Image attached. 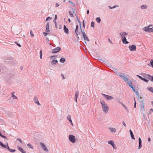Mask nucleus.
Listing matches in <instances>:
<instances>
[{"instance_id":"obj_45","label":"nucleus","mask_w":153,"mask_h":153,"mask_svg":"<svg viewBox=\"0 0 153 153\" xmlns=\"http://www.w3.org/2000/svg\"><path fill=\"white\" fill-rule=\"evenodd\" d=\"M1 137L2 138H4V139H6V140H8V138L7 137H6L5 136H4L3 135H2L1 136Z\"/></svg>"},{"instance_id":"obj_38","label":"nucleus","mask_w":153,"mask_h":153,"mask_svg":"<svg viewBox=\"0 0 153 153\" xmlns=\"http://www.w3.org/2000/svg\"><path fill=\"white\" fill-rule=\"evenodd\" d=\"M7 145H4V144L3 145V146H2V147H4L5 149H7L8 148V147H9V146H8V144L7 143Z\"/></svg>"},{"instance_id":"obj_19","label":"nucleus","mask_w":153,"mask_h":153,"mask_svg":"<svg viewBox=\"0 0 153 153\" xmlns=\"http://www.w3.org/2000/svg\"><path fill=\"white\" fill-rule=\"evenodd\" d=\"M141 75L143 76L144 78H146L147 79H149L150 75L146 74H141Z\"/></svg>"},{"instance_id":"obj_53","label":"nucleus","mask_w":153,"mask_h":153,"mask_svg":"<svg viewBox=\"0 0 153 153\" xmlns=\"http://www.w3.org/2000/svg\"><path fill=\"white\" fill-rule=\"evenodd\" d=\"M61 76L62 77L63 79H65V77L64 76V75L63 74H61Z\"/></svg>"},{"instance_id":"obj_4","label":"nucleus","mask_w":153,"mask_h":153,"mask_svg":"<svg viewBox=\"0 0 153 153\" xmlns=\"http://www.w3.org/2000/svg\"><path fill=\"white\" fill-rule=\"evenodd\" d=\"M128 34V33L125 32H121L120 33V35L121 39H124V38H126V37L125 36Z\"/></svg>"},{"instance_id":"obj_21","label":"nucleus","mask_w":153,"mask_h":153,"mask_svg":"<svg viewBox=\"0 0 153 153\" xmlns=\"http://www.w3.org/2000/svg\"><path fill=\"white\" fill-rule=\"evenodd\" d=\"M137 98L138 99V101L140 103H143L144 100L143 99L142 97L140 96L139 97H137Z\"/></svg>"},{"instance_id":"obj_23","label":"nucleus","mask_w":153,"mask_h":153,"mask_svg":"<svg viewBox=\"0 0 153 153\" xmlns=\"http://www.w3.org/2000/svg\"><path fill=\"white\" fill-rule=\"evenodd\" d=\"M123 43L125 44H128V42L127 41L126 38H124L122 39H121Z\"/></svg>"},{"instance_id":"obj_48","label":"nucleus","mask_w":153,"mask_h":153,"mask_svg":"<svg viewBox=\"0 0 153 153\" xmlns=\"http://www.w3.org/2000/svg\"><path fill=\"white\" fill-rule=\"evenodd\" d=\"M150 63L152 67L153 68V59L151 60L150 61Z\"/></svg>"},{"instance_id":"obj_11","label":"nucleus","mask_w":153,"mask_h":153,"mask_svg":"<svg viewBox=\"0 0 153 153\" xmlns=\"http://www.w3.org/2000/svg\"><path fill=\"white\" fill-rule=\"evenodd\" d=\"M79 92L78 91H77L75 93V97H74V99L76 101V103H77V100L78 97L79 96Z\"/></svg>"},{"instance_id":"obj_7","label":"nucleus","mask_w":153,"mask_h":153,"mask_svg":"<svg viewBox=\"0 0 153 153\" xmlns=\"http://www.w3.org/2000/svg\"><path fill=\"white\" fill-rule=\"evenodd\" d=\"M129 48L130 51H136V46L134 45L129 46Z\"/></svg>"},{"instance_id":"obj_3","label":"nucleus","mask_w":153,"mask_h":153,"mask_svg":"<svg viewBox=\"0 0 153 153\" xmlns=\"http://www.w3.org/2000/svg\"><path fill=\"white\" fill-rule=\"evenodd\" d=\"M69 139L70 141L73 143H75L76 141L75 136L73 135H69Z\"/></svg>"},{"instance_id":"obj_14","label":"nucleus","mask_w":153,"mask_h":153,"mask_svg":"<svg viewBox=\"0 0 153 153\" xmlns=\"http://www.w3.org/2000/svg\"><path fill=\"white\" fill-rule=\"evenodd\" d=\"M78 27H79V26H78V25H76V29H75V32L76 34V36L78 37V38H79L78 35L79 33V32L78 31Z\"/></svg>"},{"instance_id":"obj_42","label":"nucleus","mask_w":153,"mask_h":153,"mask_svg":"<svg viewBox=\"0 0 153 153\" xmlns=\"http://www.w3.org/2000/svg\"><path fill=\"white\" fill-rule=\"evenodd\" d=\"M142 80L146 82H149V80H147V79H146L145 78H143Z\"/></svg>"},{"instance_id":"obj_17","label":"nucleus","mask_w":153,"mask_h":153,"mask_svg":"<svg viewBox=\"0 0 153 153\" xmlns=\"http://www.w3.org/2000/svg\"><path fill=\"white\" fill-rule=\"evenodd\" d=\"M46 31L47 33H48L50 31L48 22H47L46 24Z\"/></svg>"},{"instance_id":"obj_28","label":"nucleus","mask_w":153,"mask_h":153,"mask_svg":"<svg viewBox=\"0 0 153 153\" xmlns=\"http://www.w3.org/2000/svg\"><path fill=\"white\" fill-rule=\"evenodd\" d=\"M109 129L110 130L111 132V133L115 132H116V129L115 128H110Z\"/></svg>"},{"instance_id":"obj_58","label":"nucleus","mask_w":153,"mask_h":153,"mask_svg":"<svg viewBox=\"0 0 153 153\" xmlns=\"http://www.w3.org/2000/svg\"><path fill=\"white\" fill-rule=\"evenodd\" d=\"M134 108H136V101L135 100V99H134Z\"/></svg>"},{"instance_id":"obj_29","label":"nucleus","mask_w":153,"mask_h":153,"mask_svg":"<svg viewBox=\"0 0 153 153\" xmlns=\"http://www.w3.org/2000/svg\"><path fill=\"white\" fill-rule=\"evenodd\" d=\"M147 89L148 90L152 92V93H153V88L152 87H149L148 88L147 87Z\"/></svg>"},{"instance_id":"obj_15","label":"nucleus","mask_w":153,"mask_h":153,"mask_svg":"<svg viewBox=\"0 0 153 153\" xmlns=\"http://www.w3.org/2000/svg\"><path fill=\"white\" fill-rule=\"evenodd\" d=\"M127 84L129 85V86L131 87V88L132 89V90L134 92H135V90L133 86V84L131 82H128Z\"/></svg>"},{"instance_id":"obj_1","label":"nucleus","mask_w":153,"mask_h":153,"mask_svg":"<svg viewBox=\"0 0 153 153\" xmlns=\"http://www.w3.org/2000/svg\"><path fill=\"white\" fill-rule=\"evenodd\" d=\"M100 102L101 105L102 111L105 114L108 112L109 108L106 103L104 101H100Z\"/></svg>"},{"instance_id":"obj_34","label":"nucleus","mask_w":153,"mask_h":153,"mask_svg":"<svg viewBox=\"0 0 153 153\" xmlns=\"http://www.w3.org/2000/svg\"><path fill=\"white\" fill-rule=\"evenodd\" d=\"M149 77V80H150L151 82H153V76H151L150 75Z\"/></svg>"},{"instance_id":"obj_10","label":"nucleus","mask_w":153,"mask_h":153,"mask_svg":"<svg viewBox=\"0 0 153 153\" xmlns=\"http://www.w3.org/2000/svg\"><path fill=\"white\" fill-rule=\"evenodd\" d=\"M108 67L109 68V69H110L111 70H112L114 72L117 73V69L115 68L112 67V65H110L109 66H108Z\"/></svg>"},{"instance_id":"obj_54","label":"nucleus","mask_w":153,"mask_h":153,"mask_svg":"<svg viewBox=\"0 0 153 153\" xmlns=\"http://www.w3.org/2000/svg\"><path fill=\"white\" fill-rule=\"evenodd\" d=\"M139 143H142V141L140 137H139L138 139Z\"/></svg>"},{"instance_id":"obj_26","label":"nucleus","mask_w":153,"mask_h":153,"mask_svg":"<svg viewBox=\"0 0 153 153\" xmlns=\"http://www.w3.org/2000/svg\"><path fill=\"white\" fill-rule=\"evenodd\" d=\"M147 8V6L146 5L144 4L143 5L141 6V9H146Z\"/></svg>"},{"instance_id":"obj_55","label":"nucleus","mask_w":153,"mask_h":153,"mask_svg":"<svg viewBox=\"0 0 153 153\" xmlns=\"http://www.w3.org/2000/svg\"><path fill=\"white\" fill-rule=\"evenodd\" d=\"M30 34L31 35V36H32V37L33 36L34 34L32 33V31L31 30L30 31Z\"/></svg>"},{"instance_id":"obj_52","label":"nucleus","mask_w":153,"mask_h":153,"mask_svg":"<svg viewBox=\"0 0 153 153\" xmlns=\"http://www.w3.org/2000/svg\"><path fill=\"white\" fill-rule=\"evenodd\" d=\"M142 147V143H139L138 149H140Z\"/></svg>"},{"instance_id":"obj_41","label":"nucleus","mask_w":153,"mask_h":153,"mask_svg":"<svg viewBox=\"0 0 153 153\" xmlns=\"http://www.w3.org/2000/svg\"><path fill=\"white\" fill-rule=\"evenodd\" d=\"M91 26L92 27H94V22L92 21L91 22Z\"/></svg>"},{"instance_id":"obj_39","label":"nucleus","mask_w":153,"mask_h":153,"mask_svg":"<svg viewBox=\"0 0 153 153\" xmlns=\"http://www.w3.org/2000/svg\"><path fill=\"white\" fill-rule=\"evenodd\" d=\"M120 103H121V104L123 106V107L124 108L127 110V112H128V109L122 103L120 102Z\"/></svg>"},{"instance_id":"obj_63","label":"nucleus","mask_w":153,"mask_h":153,"mask_svg":"<svg viewBox=\"0 0 153 153\" xmlns=\"http://www.w3.org/2000/svg\"><path fill=\"white\" fill-rule=\"evenodd\" d=\"M49 34L46 33L45 32H43V34L45 36H46L47 34Z\"/></svg>"},{"instance_id":"obj_49","label":"nucleus","mask_w":153,"mask_h":153,"mask_svg":"<svg viewBox=\"0 0 153 153\" xmlns=\"http://www.w3.org/2000/svg\"><path fill=\"white\" fill-rule=\"evenodd\" d=\"M134 92L136 93V95L138 97H139L140 96H139V92H138V91H135V92Z\"/></svg>"},{"instance_id":"obj_47","label":"nucleus","mask_w":153,"mask_h":153,"mask_svg":"<svg viewBox=\"0 0 153 153\" xmlns=\"http://www.w3.org/2000/svg\"><path fill=\"white\" fill-rule=\"evenodd\" d=\"M75 15H76V18H77V19L78 21V22L80 24V28H81V23H80V21L78 19V17L76 15V14H75Z\"/></svg>"},{"instance_id":"obj_35","label":"nucleus","mask_w":153,"mask_h":153,"mask_svg":"<svg viewBox=\"0 0 153 153\" xmlns=\"http://www.w3.org/2000/svg\"><path fill=\"white\" fill-rule=\"evenodd\" d=\"M83 38L85 41H89V39L86 35L85 36V37H83Z\"/></svg>"},{"instance_id":"obj_43","label":"nucleus","mask_w":153,"mask_h":153,"mask_svg":"<svg viewBox=\"0 0 153 153\" xmlns=\"http://www.w3.org/2000/svg\"><path fill=\"white\" fill-rule=\"evenodd\" d=\"M82 36L83 37H85V36H86V34L85 33V32L84 31H83L82 30Z\"/></svg>"},{"instance_id":"obj_61","label":"nucleus","mask_w":153,"mask_h":153,"mask_svg":"<svg viewBox=\"0 0 153 153\" xmlns=\"http://www.w3.org/2000/svg\"><path fill=\"white\" fill-rule=\"evenodd\" d=\"M69 3H71L74 6H75V4H74V3H73V2H71V1H69Z\"/></svg>"},{"instance_id":"obj_2","label":"nucleus","mask_w":153,"mask_h":153,"mask_svg":"<svg viewBox=\"0 0 153 153\" xmlns=\"http://www.w3.org/2000/svg\"><path fill=\"white\" fill-rule=\"evenodd\" d=\"M152 25H151L147 27L143 28V30L145 31H148L149 32H153Z\"/></svg>"},{"instance_id":"obj_46","label":"nucleus","mask_w":153,"mask_h":153,"mask_svg":"<svg viewBox=\"0 0 153 153\" xmlns=\"http://www.w3.org/2000/svg\"><path fill=\"white\" fill-rule=\"evenodd\" d=\"M117 75L119 76H120L122 78V77H124V75H122L120 74V73H117Z\"/></svg>"},{"instance_id":"obj_57","label":"nucleus","mask_w":153,"mask_h":153,"mask_svg":"<svg viewBox=\"0 0 153 153\" xmlns=\"http://www.w3.org/2000/svg\"><path fill=\"white\" fill-rule=\"evenodd\" d=\"M54 17H55L54 19L53 20V22H54V21H55V20H56L57 19V15H55Z\"/></svg>"},{"instance_id":"obj_50","label":"nucleus","mask_w":153,"mask_h":153,"mask_svg":"<svg viewBox=\"0 0 153 153\" xmlns=\"http://www.w3.org/2000/svg\"><path fill=\"white\" fill-rule=\"evenodd\" d=\"M39 54H40V57H42V51L41 50L40 51Z\"/></svg>"},{"instance_id":"obj_24","label":"nucleus","mask_w":153,"mask_h":153,"mask_svg":"<svg viewBox=\"0 0 153 153\" xmlns=\"http://www.w3.org/2000/svg\"><path fill=\"white\" fill-rule=\"evenodd\" d=\"M17 148L22 153H26V152L22 148L18 146Z\"/></svg>"},{"instance_id":"obj_56","label":"nucleus","mask_w":153,"mask_h":153,"mask_svg":"<svg viewBox=\"0 0 153 153\" xmlns=\"http://www.w3.org/2000/svg\"><path fill=\"white\" fill-rule=\"evenodd\" d=\"M137 77H138L139 78H140V79H141L142 80L143 78L142 77H141V76H140L139 75H137Z\"/></svg>"},{"instance_id":"obj_30","label":"nucleus","mask_w":153,"mask_h":153,"mask_svg":"<svg viewBox=\"0 0 153 153\" xmlns=\"http://www.w3.org/2000/svg\"><path fill=\"white\" fill-rule=\"evenodd\" d=\"M9 151H10L11 152H16V150L15 149H10L9 147H8V148L7 149Z\"/></svg>"},{"instance_id":"obj_31","label":"nucleus","mask_w":153,"mask_h":153,"mask_svg":"<svg viewBox=\"0 0 153 153\" xmlns=\"http://www.w3.org/2000/svg\"><path fill=\"white\" fill-rule=\"evenodd\" d=\"M96 20L98 23H100L101 21V20L100 17H97L96 19Z\"/></svg>"},{"instance_id":"obj_9","label":"nucleus","mask_w":153,"mask_h":153,"mask_svg":"<svg viewBox=\"0 0 153 153\" xmlns=\"http://www.w3.org/2000/svg\"><path fill=\"white\" fill-rule=\"evenodd\" d=\"M61 48L60 47H57L56 48L53 49L52 52L53 53H55L58 52H59Z\"/></svg>"},{"instance_id":"obj_62","label":"nucleus","mask_w":153,"mask_h":153,"mask_svg":"<svg viewBox=\"0 0 153 153\" xmlns=\"http://www.w3.org/2000/svg\"><path fill=\"white\" fill-rule=\"evenodd\" d=\"M83 26L85 27V22H84V20H83Z\"/></svg>"},{"instance_id":"obj_16","label":"nucleus","mask_w":153,"mask_h":153,"mask_svg":"<svg viewBox=\"0 0 153 153\" xmlns=\"http://www.w3.org/2000/svg\"><path fill=\"white\" fill-rule=\"evenodd\" d=\"M67 119L69 120L71 126H73V123L71 119V116L70 115H68L67 117Z\"/></svg>"},{"instance_id":"obj_20","label":"nucleus","mask_w":153,"mask_h":153,"mask_svg":"<svg viewBox=\"0 0 153 153\" xmlns=\"http://www.w3.org/2000/svg\"><path fill=\"white\" fill-rule=\"evenodd\" d=\"M140 105L141 107V108L140 109V111H145V108L144 106V103H140Z\"/></svg>"},{"instance_id":"obj_32","label":"nucleus","mask_w":153,"mask_h":153,"mask_svg":"<svg viewBox=\"0 0 153 153\" xmlns=\"http://www.w3.org/2000/svg\"><path fill=\"white\" fill-rule=\"evenodd\" d=\"M108 143L112 146L114 144V142L113 140H110L108 142Z\"/></svg>"},{"instance_id":"obj_6","label":"nucleus","mask_w":153,"mask_h":153,"mask_svg":"<svg viewBox=\"0 0 153 153\" xmlns=\"http://www.w3.org/2000/svg\"><path fill=\"white\" fill-rule=\"evenodd\" d=\"M97 59H95L98 60L100 62L103 63H107L108 61H106L105 58H97Z\"/></svg>"},{"instance_id":"obj_40","label":"nucleus","mask_w":153,"mask_h":153,"mask_svg":"<svg viewBox=\"0 0 153 153\" xmlns=\"http://www.w3.org/2000/svg\"><path fill=\"white\" fill-rule=\"evenodd\" d=\"M52 19V18H51V17L49 16L46 19V21H48L49 20H51V19Z\"/></svg>"},{"instance_id":"obj_64","label":"nucleus","mask_w":153,"mask_h":153,"mask_svg":"<svg viewBox=\"0 0 153 153\" xmlns=\"http://www.w3.org/2000/svg\"><path fill=\"white\" fill-rule=\"evenodd\" d=\"M123 124L124 126H125V127H126V124H125L124 121L123 122Z\"/></svg>"},{"instance_id":"obj_44","label":"nucleus","mask_w":153,"mask_h":153,"mask_svg":"<svg viewBox=\"0 0 153 153\" xmlns=\"http://www.w3.org/2000/svg\"><path fill=\"white\" fill-rule=\"evenodd\" d=\"M69 15L71 17H74V15H73V14L71 12V11H69Z\"/></svg>"},{"instance_id":"obj_25","label":"nucleus","mask_w":153,"mask_h":153,"mask_svg":"<svg viewBox=\"0 0 153 153\" xmlns=\"http://www.w3.org/2000/svg\"><path fill=\"white\" fill-rule=\"evenodd\" d=\"M129 132L130 133L131 137L132 138V139L133 140H135V139L132 131L131 130H130Z\"/></svg>"},{"instance_id":"obj_18","label":"nucleus","mask_w":153,"mask_h":153,"mask_svg":"<svg viewBox=\"0 0 153 153\" xmlns=\"http://www.w3.org/2000/svg\"><path fill=\"white\" fill-rule=\"evenodd\" d=\"M57 62L58 61L57 60L53 59L51 62V64L52 65H55L56 64Z\"/></svg>"},{"instance_id":"obj_33","label":"nucleus","mask_w":153,"mask_h":153,"mask_svg":"<svg viewBox=\"0 0 153 153\" xmlns=\"http://www.w3.org/2000/svg\"><path fill=\"white\" fill-rule=\"evenodd\" d=\"M65 61V58H61L60 62L62 63H64Z\"/></svg>"},{"instance_id":"obj_12","label":"nucleus","mask_w":153,"mask_h":153,"mask_svg":"<svg viewBox=\"0 0 153 153\" xmlns=\"http://www.w3.org/2000/svg\"><path fill=\"white\" fill-rule=\"evenodd\" d=\"M33 100L34 102L36 104L38 105H40L41 104L39 103V101L38 100V98L37 97L35 96L34 97V98H33Z\"/></svg>"},{"instance_id":"obj_51","label":"nucleus","mask_w":153,"mask_h":153,"mask_svg":"<svg viewBox=\"0 0 153 153\" xmlns=\"http://www.w3.org/2000/svg\"><path fill=\"white\" fill-rule=\"evenodd\" d=\"M16 140H17L19 141L21 143H22V141L20 138H17Z\"/></svg>"},{"instance_id":"obj_60","label":"nucleus","mask_w":153,"mask_h":153,"mask_svg":"<svg viewBox=\"0 0 153 153\" xmlns=\"http://www.w3.org/2000/svg\"><path fill=\"white\" fill-rule=\"evenodd\" d=\"M53 22L55 23V26L56 28H57V26L56 20H55V22L54 21V22Z\"/></svg>"},{"instance_id":"obj_27","label":"nucleus","mask_w":153,"mask_h":153,"mask_svg":"<svg viewBox=\"0 0 153 153\" xmlns=\"http://www.w3.org/2000/svg\"><path fill=\"white\" fill-rule=\"evenodd\" d=\"M118 6H119L118 5H115L114 6H113V7H111L110 6H108V7L110 9H112L115 8L116 7H118Z\"/></svg>"},{"instance_id":"obj_59","label":"nucleus","mask_w":153,"mask_h":153,"mask_svg":"<svg viewBox=\"0 0 153 153\" xmlns=\"http://www.w3.org/2000/svg\"><path fill=\"white\" fill-rule=\"evenodd\" d=\"M15 43L19 47H21V46L20 44L16 42H15Z\"/></svg>"},{"instance_id":"obj_5","label":"nucleus","mask_w":153,"mask_h":153,"mask_svg":"<svg viewBox=\"0 0 153 153\" xmlns=\"http://www.w3.org/2000/svg\"><path fill=\"white\" fill-rule=\"evenodd\" d=\"M102 95L107 100H110L114 99L113 97L111 96L103 94H102Z\"/></svg>"},{"instance_id":"obj_22","label":"nucleus","mask_w":153,"mask_h":153,"mask_svg":"<svg viewBox=\"0 0 153 153\" xmlns=\"http://www.w3.org/2000/svg\"><path fill=\"white\" fill-rule=\"evenodd\" d=\"M122 78L127 83L128 82H129L128 81L129 79L127 77V76H124V77H122Z\"/></svg>"},{"instance_id":"obj_8","label":"nucleus","mask_w":153,"mask_h":153,"mask_svg":"<svg viewBox=\"0 0 153 153\" xmlns=\"http://www.w3.org/2000/svg\"><path fill=\"white\" fill-rule=\"evenodd\" d=\"M40 144L42 146V148L45 151L48 152L49 151L46 146L43 143L41 142Z\"/></svg>"},{"instance_id":"obj_13","label":"nucleus","mask_w":153,"mask_h":153,"mask_svg":"<svg viewBox=\"0 0 153 153\" xmlns=\"http://www.w3.org/2000/svg\"><path fill=\"white\" fill-rule=\"evenodd\" d=\"M63 30L65 33L66 34H68L69 33L68 29L66 27L65 25L64 26Z\"/></svg>"},{"instance_id":"obj_37","label":"nucleus","mask_w":153,"mask_h":153,"mask_svg":"<svg viewBox=\"0 0 153 153\" xmlns=\"http://www.w3.org/2000/svg\"><path fill=\"white\" fill-rule=\"evenodd\" d=\"M27 146L30 148H31V149H33V147L32 146L31 144L29 143H28L27 145Z\"/></svg>"},{"instance_id":"obj_36","label":"nucleus","mask_w":153,"mask_h":153,"mask_svg":"<svg viewBox=\"0 0 153 153\" xmlns=\"http://www.w3.org/2000/svg\"><path fill=\"white\" fill-rule=\"evenodd\" d=\"M14 93V92H13V93H12V96L13 99H16L17 98V97L16 96H15L14 95V94H13Z\"/></svg>"}]
</instances>
